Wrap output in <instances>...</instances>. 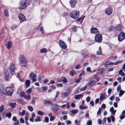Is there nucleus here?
I'll use <instances>...</instances> for the list:
<instances>
[{
	"label": "nucleus",
	"instance_id": "60",
	"mask_svg": "<svg viewBox=\"0 0 125 125\" xmlns=\"http://www.w3.org/2000/svg\"><path fill=\"white\" fill-rule=\"evenodd\" d=\"M113 105L115 107H117V103L115 102L114 103Z\"/></svg>",
	"mask_w": 125,
	"mask_h": 125
},
{
	"label": "nucleus",
	"instance_id": "24",
	"mask_svg": "<svg viewBox=\"0 0 125 125\" xmlns=\"http://www.w3.org/2000/svg\"><path fill=\"white\" fill-rule=\"evenodd\" d=\"M62 80L64 83H66L67 82V79L64 77H62Z\"/></svg>",
	"mask_w": 125,
	"mask_h": 125
},
{
	"label": "nucleus",
	"instance_id": "9",
	"mask_svg": "<svg viewBox=\"0 0 125 125\" xmlns=\"http://www.w3.org/2000/svg\"><path fill=\"white\" fill-rule=\"evenodd\" d=\"M18 17L21 22H22L26 20L25 16L22 13H20L19 14Z\"/></svg>",
	"mask_w": 125,
	"mask_h": 125
},
{
	"label": "nucleus",
	"instance_id": "49",
	"mask_svg": "<svg viewBox=\"0 0 125 125\" xmlns=\"http://www.w3.org/2000/svg\"><path fill=\"white\" fill-rule=\"evenodd\" d=\"M55 119V117L54 116H52L50 118V120L51 121H53Z\"/></svg>",
	"mask_w": 125,
	"mask_h": 125
},
{
	"label": "nucleus",
	"instance_id": "2",
	"mask_svg": "<svg viewBox=\"0 0 125 125\" xmlns=\"http://www.w3.org/2000/svg\"><path fill=\"white\" fill-rule=\"evenodd\" d=\"M31 2L30 0H21L20 1V8L22 9L25 8L28 6Z\"/></svg>",
	"mask_w": 125,
	"mask_h": 125
},
{
	"label": "nucleus",
	"instance_id": "33",
	"mask_svg": "<svg viewBox=\"0 0 125 125\" xmlns=\"http://www.w3.org/2000/svg\"><path fill=\"white\" fill-rule=\"evenodd\" d=\"M38 77L39 80H40L43 77V76L42 74H40L38 76Z\"/></svg>",
	"mask_w": 125,
	"mask_h": 125
},
{
	"label": "nucleus",
	"instance_id": "30",
	"mask_svg": "<svg viewBox=\"0 0 125 125\" xmlns=\"http://www.w3.org/2000/svg\"><path fill=\"white\" fill-rule=\"evenodd\" d=\"M47 51V49L45 48H44L40 51V52L41 53H44L46 52Z\"/></svg>",
	"mask_w": 125,
	"mask_h": 125
},
{
	"label": "nucleus",
	"instance_id": "62",
	"mask_svg": "<svg viewBox=\"0 0 125 125\" xmlns=\"http://www.w3.org/2000/svg\"><path fill=\"white\" fill-rule=\"evenodd\" d=\"M117 57V56H113L111 57V59L113 60L116 59Z\"/></svg>",
	"mask_w": 125,
	"mask_h": 125
},
{
	"label": "nucleus",
	"instance_id": "54",
	"mask_svg": "<svg viewBox=\"0 0 125 125\" xmlns=\"http://www.w3.org/2000/svg\"><path fill=\"white\" fill-rule=\"evenodd\" d=\"M90 104L92 106L94 105V103L93 101H91L90 102Z\"/></svg>",
	"mask_w": 125,
	"mask_h": 125
},
{
	"label": "nucleus",
	"instance_id": "16",
	"mask_svg": "<svg viewBox=\"0 0 125 125\" xmlns=\"http://www.w3.org/2000/svg\"><path fill=\"white\" fill-rule=\"evenodd\" d=\"M44 104L46 106H48L50 105H52L53 104L51 101L45 100L44 101Z\"/></svg>",
	"mask_w": 125,
	"mask_h": 125
},
{
	"label": "nucleus",
	"instance_id": "47",
	"mask_svg": "<svg viewBox=\"0 0 125 125\" xmlns=\"http://www.w3.org/2000/svg\"><path fill=\"white\" fill-rule=\"evenodd\" d=\"M82 79V78H79L77 79V80H75V83H78L80 80Z\"/></svg>",
	"mask_w": 125,
	"mask_h": 125
},
{
	"label": "nucleus",
	"instance_id": "37",
	"mask_svg": "<svg viewBox=\"0 0 125 125\" xmlns=\"http://www.w3.org/2000/svg\"><path fill=\"white\" fill-rule=\"evenodd\" d=\"M76 72L74 71H72L70 72V74L71 75L73 76L75 74Z\"/></svg>",
	"mask_w": 125,
	"mask_h": 125
},
{
	"label": "nucleus",
	"instance_id": "28",
	"mask_svg": "<svg viewBox=\"0 0 125 125\" xmlns=\"http://www.w3.org/2000/svg\"><path fill=\"white\" fill-rule=\"evenodd\" d=\"M20 95L21 97H24L25 95V93L23 91H22L20 92Z\"/></svg>",
	"mask_w": 125,
	"mask_h": 125
},
{
	"label": "nucleus",
	"instance_id": "27",
	"mask_svg": "<svg viewBox=\"0 0 125 125\" xmlns=\"http://www.w3.org/2000/svg\"><path fill=\"white\" fill-rule=\"evenodd\" d=\"M124 91H123L122 89H121L120 90L119 94V96L120 97L121 96L124 94Z\"/></svg>",
	"mask_w": 125,
	"mask_h": 125
},
{
	"label": "nucleus",
	"instance_id": "3",
	"mask_svg": "<svg viewBox=\"0 0 125 125\" xmlns=\"http://www.w3.org/2000/svg\"><path fill=\"white\" fill-rule=\"evenodd\" d=\"M19 62L21 65L23 67H25L27 64V62L25 58L22 55H20L19 57Z\"/></svg>",
	"mask_w": 125,
	"mask_h": 125
},
{
	"label": "nucleus",
	"instance_id": "39",
	"mask_svg": "<svg viewBox=\"0 0 125 125\" xmlns=\"http://www.w3.org/2000/svg\"><path fill=\"white\" fill-rule=\"evenodd\" d=\"M96 53L97 54H101L102 53V51L101 50L99 49V51L97 52Z\"/></svg>",
	"mask_w": 125,
	"mask_h": 125
},
{
	"label": "nucleus",
	"instance_id": "10",
	"mask_svg": "<svg viewBox=\"0 0 125 125\" xmlns=\"http://www.w3.org/2000/svg\"><path fill=\"white\" fill-rule=\"evenodd\" d=\"M10 70L9 69H4V72L5 74V78L6 80H7L9 76Z\"/></svg>",
	"mask_w": 125,
	"mask_h": 125
},
{
	"label": "nucleus",
	"instance_id": "55",
	"mask_svg": "<svg viewBox=\"0 0 125 125\" xmlns=\"http://www.w3.org/2000/svg\"><path fill=\"white\" fill-rule=\"evenodd\" d=\"M121 86L120 85H119L118 86L117 88V90L118 92H119Z\"/></svg>",
	"mask_w": 125,
	"mask_h": 125
},
{
	"label": "nucleus",
	"instance_id": "20",
	"mask_svg": "<svg viewBox=\"0 0 125 125\" xmlns=\"http://www.w3.org/2000/svg\"><path fill=\"white\" fill-rule=\"evenodd\" d=\"M105 94L102 93L101 95L100 96V101H102L103 99L104 98V99H105Z\"/></svg>",
	"mask_w": 125,
	"mask_h": 125
},
{
	"label": "nucleus",
	"instance_id": "43",
	"mask_svg": "<svg viewBox=\"0 0 125 125\" xmlns=\"http://www.w3.org/2000/svg\"><path fill=\"white\" fill-rule=\"evenodd\" d=\"M72 30L73 32H75L77 31V29L76 27H73L72 28Z\"/></svg>",
	"mask_w": 125,
	"mask_h": 125
},
{
	"label": "nucleus",
	"instance_id": "6",
	"mask_svg": "<svg viewBox=\"0 0 125 125\" xmlns=\"http://www.w3.org/2000/svg\"><path fill=\"white\" fill-rule=\"evenodd\" d=\"M102 39V35L100 34H97L95 35L94 37L95 41L98 43L101 42Z\"/></svg>",
	"mask_w": 125,
	"mask_h": 125
},
{
	"label": "nucleus",
	"instance_id": "26",
	"mask_svg": "<svg viewBox=\"0 0 125 125\" xmlns=\"http://www.w3.org/2000/svg\"><path fill=\"white\" fill-rule=\"evenodd\" d=\"M70 112H71L73 114H75L77 113L78 111L77 110H71Z\"/></svg>",
	"mask_w": 125,
	"mask_h": 125
},
{
	"label": "nucleus",
	"instance_id": "51",
	"mask_svg": "<svg viewBox=\"0 0 125 125\" xmlns=\"http://www.w3.org/2000/svg\"><path fill=\"white\" fill-rule=\"evenodd\" d=\"M90 97L89 96H88L86 98V100L87 102H89L90 101Z\"/></svg>",
	"mask_w": 125,
	"mask_h": 125
},
{
	"label": "nucleus",
	"instance_id": "58",
	"mask_svg": "<svg viewBox=\"0 0 125 125\" xmlns=\"http://www.w3.org/2000/svg\"><path fill=\"white\" fill-rule=\"evenodd\" d=\"M15 122L14 124H15L18 125L19 123V120H17L16 121H15Z\"/></svg>",
	"mask_w": 125,
	"mask_h": 125
},
{
	"label": "nucleus",
	"instance_id": "15",
	"mask_svg": "<svg viewBox=\"0 0 125 125\" xmlns=\"http://www.w3.org/2000/svg\"><path fill=\"white\" fill-rule=\"evenodd\" d=\"M70 6L72 8H74L76 4L75 0H70Z\"/></svg>",
	"mask_w": 125,
	"mask_h": 125
},
{
	"label": "nucleus",
	"instance_id": "19",
	"mask_svg": "<svg viewBox=\"0 0 125 125\" xmlns=\"http://www.w3.org/2000/svg\"><path fill=\"white\" fill-rule=\"evenodd\" d=\"M30 81L29 80H27L25 81V84L26 88H28L30 86Z\"/></svg>",
	"mask_w": 125,
	"mask_h": 125
},
{
	"label": "nucleus",
	"instance_id": "56",
	"mask_svg": "<svg viewBox=\"0 0 125 125\" xmlns=\"http://www.w3.org/2000/svg\"><path fill=\"white\" fill-rule=\"evenodd\" d=\"M106 118L105 117L103 120L102 122H103V124H104L105 123L106 120Z\"/></svg>",
	"mask_w": 125,
	"mask_h": 125
},
{
	"label": "nucleus",
	"instance_id": "25",
	"mask_svg": "<svg viewBox=\"0 0 125 125\" xmlns=\"http://www.w3.org/2000/svg\"><path fill=\"white\" fill-rule=\"evenodd\" d=\"M16 104L15 103H10L9 104V105L12 107L14 108L15 107Z\"/></svg>",
	"mask_w": 125,
	"mask_h": 125
},
{
	"label": "nucleus",
	"instance_id": "31",
	"mask_svg": "<svg viewBox=\"0 0 125 125\" xmlns=\"http://www.w3.org/2000/svg\"><path fill=\"white\" fill-rule=\"evenodd\" d=\"M85 16H83L81 18H79L77 19V20L79 22H81V21L83 20L84 18H85Z\"/></svg>",
	"mask_w": 125,
	"mask_h": 125
},
{
	"label": "nucleus",
	"instance_id": "7",
	"mask_svg": "<svg viewBox=\"0 0 125 125\" xmlns=\"http://www.w3.org/2000/svg\"><path fill=\"white\" fill-rule=\"evenodd\" d=\"M125 38V34L123 32H121L118 36V40L119 42H121Z\"/></svg>",
	"mask_w": 125,
	"mask_h": 125
},
{
	"label": "nucleus",
	"instance_id": "29",
	"mask_svg": "<svg viewBox=\"0 0 125 125\" xmlns=\"http://www.w3.org/2000/svg\"><path fill=\"white\" fill-rule=\"evenodd\" d=\"M79 108L81 109H86L88 107L84 105H81L79 106Z\"/></svg>",
	"mask_w": 125,
	"mask_h": 125
},
{
	"label": "nucleus",
	"instance_id": "40",
	"mask_svg": "<svg viewBox=\"0 0 125 125\" xmlns=\"http://www.w3.org/2000/svg\"><path fill=\"white\" fill-rule=\"evenodd\" d=\"M92 122L91 120L88 121H87L86 125H91Z\"/></svg>",
	"mask_w": 125,
	"mask_h": 125
},
{
	"label": "nucleus",
	"instance_id": "4",
	"mask_svg": "<svg viewBox=\"0 0 125 125\" xmlns=\"http://www.w3.org/2000/svg\"><path fill=\"white\" fill-rule=\"evenodd\" d=\"M79 15V12L78 11H73L70 14V17L74 19H77Z\"/></svg>",
	"mask_w": 125,
	"mask_h": 125
},
{
	"label": "nucleus",
	"instance_id": "38",
	"mask_svg": "<svg viewBox=\"0 0 125 125\" xmlns=\"http://www.w3.org/2000/svg\"><path fill=\"white\" fill-rule=\"evenodd\" d=\"M28 108L31 112H32L33 111V108L32 106H28Z\"/></svg>",
	"mask_w": 125,
	"mask_h": 125
},
{
	"label": "nucleus",
	"instance_id": "18",
	"mask_svg": "<svg viewBox=\"0 0 125 125\" xmlns=\"http://www.w3.org/2000/svg\"><path fill=\"white\" fill-rule=\"evenodd\" d=\"M115 29L117 30L120 31L122 30V27L121 25L119 24L116 26L115 27Z\"/></svg>",
	"mask_w": 125,
	"mask_h": 125
},
{
	"label": "nucleus",
	"instance_id": "22",
	"mask_svg": "<svg viewBox=\"0 0 125 125\" xmlns=\"http://www.w3.org/2000/svg\"><path fill=\"white\" fill-rule=\"evenodd\" d=\"M83 95L82 94H79L78 95H76L75 97V98L76 99H79L80 98L82 97Z\"/></svg>",
	"mask_w": 125,
	"mask_h": 125
},
{
	"label": "nucleus",
	"instance_id": "57",
	"mask_svg": "<svg viewBox=\"0 0 125 125\" xmlns=\"http://www.w3.org/2000/svg\"><path fill=\"white\" fill-rule=\"evenodd\" d=\"M45 120L46 122H48L49 121V118L48 117H46L45 118Z\"/></svg>",
	"mask_w": 125,
	"mask_h": 125
},
{
	"label": "nucleus",
	"instance_id": "21",
	"mask_svg": "<svg viewBox=\"0 0 125 125\" xmlns=\"http://www.w3.org/2000/svg\"><path fill=\"white\" fill-rule=\"evenodd\" d=\"M11 42L10 41L6 45V47L8 49H10V47H11Z\"/></svg>",
	"mask_w": 125,
	"mask_h": 125
},
{
	"label": "nucleus",
	"instance_id": "64",
	"mask_svg": "<svg viewBox=\"0 0 125 125\" xmlns=\"http://www.w3.org/2000/svg\"><path fill=\"white\" fill-rule=\"evenodd\" d=\"M32 114L31 116L32 118L34 119V118L35 117V115L34 113H33Z\"/></svg>",
	"mask_w": 125,
	"mask_h": 125
},
{
	"label": "nucleus",
	"instance_id": "41",
	"mask_svg": "<svg viewBox=\"0 0 125 125\" xmlns=\"http://www.w3.org/2000/svg\"><path fill=\"white\" fill-rule=\"evenodd\" d=\"M11 115V114L10 113H9L6 114V116L7 117L10 118Z\"/></svg>",
	"mask_w": 125,
	"mask_h": 125
},
{
	"label": "nucleus",
	"instance_id": "53",
	"mask_svg": "<svg viewBox=\"0 0 125 125\" xmlns=\"http://www.w3.org/2000/svg\"><path fill=\"white\" fill-rule=\"evenodd\" d=\"M108 62H106V63H107V64L108 65H112V64H114V63L112 62H110L108 63Z\"/></svg>",
	"mask_w": 125,
	"mask_h": 125
},
{
	"label": "nucleus",
	"instance_id": "59",
	"mask_svg": "<svg viewBox=\"0 0 125 125\" xmlns=\"http://www.w3.org/2000/svg\"><path fill=\"white\" fill-rule=\"evenodd\" d=\"M99 100V98H97L96 99L95 101V104H96L98 103V102Z\"/></svg>",
	"mask_w": 125,
	"mask_h": 125
},
{
	"label": "nucleus",
	"instance_id": "17",
	"mask_svg": "<svg viewBox=\"0 0 125 125\" xmlns=\"http://www.w3.org/2000/svg\"><path fill=\"white\" fill-rule=\"evenodd\" d=\"M69 94V92H65L62 93L61 96L62 97H65L68 96Z\"/></svg>",
	"mask_w": 125,
	"mask_h": 125
},
{
	"label": "nucleus",
	"instance_id": "63",
	"mask_svg": "<svg viewBox=\"0 0 125 125\" xmlns=\"http://www.w3.org/2000/svg\"><path fill=\"white\" fill-rule=\"evenodd\" d=\"M21 91V89L20 88H19L17 91V94H19V93H20Z\"/></svg>",
	"mask_w": 125,
	"mask_h": 125
},
{
	"label": "nucleus",
	"instance_id": "42",
	"mask_svg": "<svg viewBox=\"0 0 125 125\" xmlns=\"http://www.w3.org/2000/svg\"><path fill=\"white\" fill-rule=\"evenodd\" d=\"M31 91V88L29 89L28 90H27L26 92V93L29 94L30 93Z\"/></svg>",
	"mask_w": 125,
	"mask_h": 125
},
{
	"label": "nucleus",
	"instance_id": "35",
	"mask_svg": "<svg viewBox=\"0 0 125 125\" xmlns=\"http://www.w3.org/2000/svg\"><path fill=\"white\" fill-rule=\"evenodd\" d=\"M4 109V108L3 106L1 105L0 107V113H1Z\"/></svg>",
	"mask_w": 125,
	"mask_h": 125
},
{
	"label": "nucleus",
	"instance_id": "34",
	"mask_svg": "<svg viewBox=\"0 0 125 125\" xmlns=\"http://www.w3.org/2000/svg\"><path fill=\"white\" fill-rule=\"evenodd\" d=\"M4 13L5 14V15L6 16H9L8 11V10L5 9L4 10Z\"/></svg>",
	"mask_w": 125,
	"mask_h": 125
},
{
	"label": "nucleus",
	"instance_id": "13",
	"mask_svg": "<svg viewBox=\"0 0 125 125\" xmlns=\"http://www.w3.org/2000/svg\"><path fill=\"white\" fill-rule=\"evenodd\" d=\"M90 32L92 33L96 34L99 32V30L96 28L93 27L91 29Z\"/></svg>",
	"mask_w": 125,
	"mask_h": 125
},
{
	"label": "nucleus",
	"instance_id": "48",
	"mask_svg": "<svg viewBox=\"0 0 125 125\" xmlns=\"http://www.w3.org/2000/svg\"><path fill=\"white\" fill-rule=\"evenodd\" d=\"M86 70L87 72H91V69L90 67H87L86 69Z\"/></svg>",
	"mask_w": 125,
	"mask_h": 125
},
{
	"label": "nucleus",
	"instance_id": "32",
	"mask_svg": "<svg viewBox=\"0 0 125 125\" xmlns=\"http://www.w3.org/2000/svg\"><path fill=\"white\" fill-rule=\"evenodd\" d=\"M24 98L27 99H30L31 98L29 94H28L27 95H25Z\"/></svg>",
	"mask_w": 125,
	"mask_h": 125
},
{
	"label": "nucleus",
	"instance_id": "46",
	"mask_svg": "<svg viewBox=\"0 0 125 125\" xmlns=\"http://www.w3.org/2000/svg\"><path fill=\"white\" fill-rule=\"evenodd\" d=\"M87 86H86L84 87L83 88H82L80 89L81 91H83L85 90L86 89Z\"/></svg>",
	"mask_w": 125,
	"mask_h": 125
},
{
	"label": "nucleus",
	"instance_id": "1",
	"mask_svg": "<svg viewBox=\"0 0 125 125\" xmlns=\"http://www.w3.org/2000/svg\"><path fill=\"white\" fill-rule=\"evenodd\" d=\"M11 87H8L6 88L3 92V94L7 96H11L14 92V90L12 88H14L13 86L11 85Z\"/></svg>",
	"mask_w": 125,
	"mask_h": 125
},
{
	"label": "nucleus",
	"instance_id": "14",
	"mask_svg": "<svg viewBox=\"0 0 125 125\" xmlns=\"http://www.w3.org/2000/svg\"><path fill=\"white\" fill-rule=\"evenodd\" d=\"M52 109L53 111L54 112H56L58 110L57 108V106L56 104H52Z\"/></svg>",
	"mask_w": 125,
	"mask_h": 125
},
{
	"label": "nucleus",
	"instance_id": "8",
	"mask_svg": "<svg viewBox=\"0 0 125 125\" xmlns=\"http://www.w3.org/2000/svg\"><path fill=\"white\" fill-rule=\"evenodd\" d=\"M30 79L33 82H34L37 80L36 78L37 77L36 75L33 73H31L30 74Z\"/></svg>",
	"mask_w": 125,
	"mask_h": 125
},
{
	"label": "nucleus",
	"instance_id": "36",
	"mask_svg": "<svg viewBox=\"0 0 125 125\" xmlns=\"http://www.w3.org/2000/svg\"><path fill=\"white\" fill-rule=\"evenodd\" d=\"M37 114L39 115H42L44 114V112H42L41 111H38Z\"/></svg>",
	"mask_w": 125,
	"mask_h": 125
},
{
	"label": "nucleus",
	"instance_id": "23",
	"mask_svg": "<svg viewBox=\"0 0 125 125\" xmlns=\"http://www.w3.org/2000/svg\"><path fill=\"white\" fill-rule=\"evenodd\" d=\"M89 86L90 87H91L93 86L96 83V81H91L90 82H89Z\"/></svg>",
	"mask_w": 125,
	"mask_h": 125
},
{
	"label": "nucleus",
	"instance_id": "52",
	"mask_svg": "<svg viewBox=\"0 0 125 125\" xmlns=\"http://www.w3.org/2000/svg\"><path fill=\"white\" fill-rule=\"evenodd\" d=\"M101 109L99 108V110L97 112V114L98 115H100L101 113Z\"/></svg>",
	"mask_w": 125,
	"mask_h": 125
},
{
	"label": "nucleus",
	"instance_id": "50",
	"mask_svg": "<svg viewBox=\"0 0 125 125\" xmlns=\"http://www.w3.org/2000/svg\"><path fill=\"white\" fill-rule=\"evenodd\" d=\"M115 96L114 95H113L112 96L110 97V100H114L115 98Z\"/></svg>",
	"mask_w": 125,
	"mask_h": 125
},
{
	"label": "nucleus",
	"instance_id": "12",
	"mask_svg": "<svg viewBox=\"0 0 125 125\" xmlns=\"http://www.w3.org/2000/svg\"><path fill=\"white\" fill-rule=\"evenodd\" d=\"M59 45L60 47L62 48L66 49V48L67 46L65 43L63 42L61 40L59 41Z\"/></svg>",
	"mask_w": 125,
	"mask_h": 125
},
{
	"label": "nucleus",
	"instance_id": "5",
	"mask_svg": "<svg viewBox=\"0 0 125 125\" xmlns=\"http://www.w3.org/2000/svg\"><path fill=\"white\" fill-rule=\"evenodd\" d=\"M8 69L10 70V73L11 74L14 75L15 74V64H14L13 63H11L10 64V66Z\"/></svg>",
	"mask_w": 125,
	"mask_h": 125
},
{
	"label": "nucleus",
	"instance_id": "61",
	"mask_svg": "<svg viewBox=\"0 0 125 125\" xmlns=\"http://www.w3.org/2000/svg\"><path fill=\"white\" fill-rule=\"evenodd\" d=\"M98 124H101L102 123V121L100 119H99L98 120Z\"/></svg>",
	"mask_w": 125,
	"mask_h": 125
},
{
	"label": "nucleus",
	"instance_id": "11",
	"mask_svg": "<svg viewBox=\"0 0 125 125\" xmlns=\"http://www.w3.org/2000/svg\"><path fill=\"white\" fill-rule=\"evenodd\" d=\"M105 13L108 15H109L112 14L113 13V10L111 8H108L105 10Z\"/></svg>",
	"mask_w": 125,
	"mask_h": 125
},
{
	"label": "nucleus",
	"instance_id": "45",
	"mask_svg": "<svg viewBox=\"0 0 125 125\" xmlns=\"http://www.w3.org/2000/svg\"><path fill=\"white\" fill-rule=\"evenodd\" d=\"M20 121L21 123H23L24 122V120L22 118H20Z\"/></svg>",
	"mask_w": 125,
	"mask_h": 125
},
{
	"label": "nucleus",
	"instance_id": "44",
	"mask_svg": "<svg viewBox=\"0 0 125 125\" xmlns=\"http://www.w3.org/2000/svg\"><path fill=\"white\" fill-rule=\"evenodd\" d=\"M114 29V27L113 26H111L108 28V30L109 31L112 30Z\"/></svg>",
	"mask_w": 125,
	"mask_h": 125
}]
</instances>
